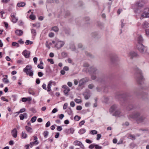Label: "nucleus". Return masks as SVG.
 <instances>
[{"mask_svg":"<svg viewBox=\"0 0 149 149\" xmlns=\"http://www.w3.org/2000/svg\"><path fill=\"white\" fill-rule=\"evenodd\" d=\"M135 39L136 49L142 54H147V47L142 44L143 39L141 35L138 34L135 36Z\"/></svg>","mask_w":149,"mask_h":149,"instance_id":"1","label":"nucleus"},{"mask_svg":"<svg viewBox=\"0 0 149 149\" xmlns=\"http://www.w3.org/2000/svg\"><path fill=\"white\" fill-rule=\"evenodd\" d=\"M129 119H133L135 120L138 123H143L146 121V119L143 116L141 115L139 112L130 115L128 116Z\"/></svg>","mask_w":149,"mask_h":149,"instance_id":"2","label":"nucleus"},{"mask_svg":"<svg viewBox=\"0 0 149 149\" xmlns=\"http://www.w3.org/2000/svg\"><path fill=\"white\" fill-rule=\"evenodd\" d=\"M110 113H113V116L119 117L121 116L120 110L117 109V106L115 104L112 105L109 110Z\"/></svg>","mask_w":149,"mask_h":149,"instance_id":"3","label":"nucleus"},{"mask_svg":"<svg viewBox=\"0 0 149 149\" xmlns=\"http://www.w3.org/2000/svg\"><path fill=\"white\" fill-rule=\"evenodd\" d=\"M88 72L91 74V78L93 80H94L96 79V77L95 74L98 72L96 68L93 66L91 67L89 69Z\"/></svg>","mask_w":149,"mask_h":149,"instance_id":"4","label":"nucleus"},{"mask_svg":"<svg viewBox=\"0 0 149 149\" xmlns=\"http://www.w3.org/2000/svg\"><path fill=\"white\" fill-rule=\"evenodd\" d=\"M32 66L29 65H26L23 69V71L26 74L30 76H33V71L32 70Z\"/></svg>","mask_w":149,"mask_h":149,"instance_id":"5","label":"nucleus"},{"mask_svg":"<svg viewBox=\"0 0 149 149\" xmlns=\"http://www.w3.org/2000/svg\"><path fill=\"white\" fill-rule=\"evenodd\" d=\"M52 42L53 44H55V47L58 49H60L63 46L65 43V41L59 40H57L55 41H53Z\"/></svg>","mask_w":149,"mask_h":149,"instance_id":"6","label":"nucleus"},{"mask_svg":"<svg viewBox=\"0 0 149 149\" xmlns=\"http://www.w3.org/2000/svg\"><path fill=\"white\" fill-rule=\"evenodd\" d=\"M149 17V8H145L143 10V11L142 15L141 17H140L141 19L143 18H147Z\"/></svg>","mask_w":149,"mask_h":149,"instance_id":"7","label":"nucleus"},{"mask_svg":"<svg viewBox=\"0 0 149 149\" xmlns=\"http://www.w3.org/2000/svg\"><path fill=\"white\" fill-rule=\"evenodd\" d=\"M136 73L137 74V78L136 80L137 81H139L142 80L143 79V77L142 75L141 72L140 70L138 68L136 69Z\"/></svg>","mask_w":149,"mask_h":149,"instance_id":"8","label":"nucleus"},{"mask_svg":"<svg viewBox=\"0 0 149 149\" xmlns=\"http://www.w3.org/2000/svg\"><path fill=\"white\" fill-rule=\"evenodd\" d=\"M134 13L136 15H138L142 14L143 11V10L141 8L134 7Z\"/></svg>","mask_w":149,"mask_h":149,"instance_id":"9","label":"nucleus"},{"mask_svg":"<svg viewBox=\"0 0 149 149\" xmlns=\"http://www.w3.org/2000/svg\"><path fill=\"white\" fill-rule=\"evenodd\" d=\"M16 14L15 13H12L10 15L11 20L14 23H16L18 20V17H16Z\"/></svg>","mask_w":149,"mask_h":149,"instance_id":"10","label":"nucleus"},{"mask_svg":"<svg viewBox=\"0 0 149 149\" xmlns=\"http://www.w3.org/2000/svg\"><path fill=\"white\" fill-rule=\"evenodd\" d=\"M56 83L55 81H50L47 84V91L48 92H50L51 91V87L52 85L55 86Z\"/></svg>","mask_w":149,"mask_h":149,"instance_id":"11","label":"nucleus"},{"mask_svg":"<svg viewBox=\"0 0 149 149\" xmlns=\"http://www.w3.org/2000/svg\"><path fill=\"white\" fill-rule=\"evenodd\" d=\"M75 131L74 129L73 128H71L70 129H65L64 130V132L66 134H73Z\"/></svg>","mask_w":149,"mask_h":149,"instance_id":"12","label":"nucleus"},{"mask_svg":"<svg viewBox=\"0 0 149 149\" xmlns=\"http://www.w3.org/2000/svg\"><path fill=\"white\" fill-rule=\"evenodd\" d=\"M73 144L75 146H78L82 149H83L84 147L81 142L78 140H76L74 141Z\"/></svg>","mask_w":149,"mask_h":149,"instance_id":"13","label":"nucleus"},{"mask_svg":"<svg viewBox=\"0 0 149 149\" xmlns=\"http://www.w3.org/2000/svg\"><path fill=\"white\" fill-rule=\"evenodd\" d=\"M88 81V79L86 78H83L81 79L79 81V86H82L86 82H87Z\"/></svg>","mask_w":149,"mask_h":149,"instance_id":"14","label":"nucleus"},{"mask_svg":"<svg viewBox=\"0 0 149 149\" xmlns=\"http://www.w3.org/2000/svg\"><path fill=\"white\" fill-rule=\"evenodd\" d=\"M22 54L26 58H28L29 57L30 52L29 51L25 50L23 52Z\"/></svg>","mask_w":149,"mask_h":149,"instance_id":"15","label":"nucleus"},{"mask_svg":"<svg viewBox=\"0 0 149 149\" xmlns=\"http://www.w3.org/2000/svg\"><path fill=\"white\" fill-rule=\"evenodd\" d=\"M17 131L16 128H14L11 131V134L14 138H16L17 136Z\"/></svg>","mask_w":149,"mask_h":149,"instance_id":"16","label":"nucleus"},{"mask_svg":"<svg viewBox=\"0 0 149 149\" xmlns=\"http://www.w3.org/2000/svg\"><path fill=\"white\" fill-rule=\"evenodd\" d=\"M128 56L130 58H132L136 56H137V54L134 52H131L129 53Z\"/></svg>","mask_w":149,"mask_h":149,"instance_id":"17","label":"nucleus"},{"mask_svg":"<svg viewBox=\"0 0 149 149\" xmlns=\"http://www.w3.org/2000/svg\"><path fill=\"white\" fill-rule=\"evenodd\" d=\"M143 5L141 3L140 1H138L136 2L134 6V7L140 8L143 7Z\"/></svg>","mask_w":149,"mask_h":149,"instance_id":"18","label":"nucleus"},{"mask_svg":"<svg viewBox=\"0 0 149 149\" xmlns=\"http://www.w3.org/2000/svg\"><path fill=\"white\" fill-rule=\"evenodd\" d=\"M25 128L26 130L28 133L31 134L33 132V130L31 127L26 125L25 126Z\"/></svg>","mask_w":149,"mask_h":149,"instance_id":"19","label":"nucleus"},{"mask_svg":"<svg viewBox=\"0 0 149 149\" xmlns=\"http://www.w3.org/2000/svg\"><path fill=\"white\" fill-rule=\"evenodd\" d=\"M142 26L143 28H146L149 27V22L146 21H144L142 24Z\"/></svg>","mask_w":149,"mask_h":149,"instance_id":"20","label":"nucleus"},{"mask_svg":"<svg viewBox=\"0 0 149 149\" xmlns=\"http://www.w3.org/2000/svg\"><path fill=\"white\" fill-rule=\"evenodd\" d=\"M110 60L111 62L113 63L118 60V58L116 56H113L111 57Z\"/></svg>","mask_w":149,"mask_h":149,"instance_id":"21","label":"nucleus"},{"mask_svg":"<svg viewBox=\"0 0 149 149\" xmlns=\"http://www.w3.org/2000/svg\"><path fill=\"white\" fill-rule=\"evenodd\" d=\"M85 98L86 100L88 99L90 97L91 94L90 93L85 92L84 93Z\"/></svg>","mask_w":149,"mask_h":149,"instance_id":"22","label":"nucleus"},{"mask_svg":"<svg viewBox=\"0 0 149 149\" xmlns=\"http://www.w3.org/2000/svg\"><path fill=\"white\" fill-rule=\"evenodd\" d=\"M15 33L17 35L20 36L22 35L23 32L21 30H17L15 31Z\"/></svg>","mask_w":149,"mask_h":149,"instance_id":"23","label":"nucleus"},{"mask_svg":"<svg viewBox=\"0 0 149 149\" xmlns=\"http://www.w3.org/2000/svg\"><path fill=\"white\" fill-rule=\"evenodd\" d=\"M86 132V129L84 128H83L79 130L78 133L80 134H84Z\"/></svg>","mask_w":149,"mask_h":149,"instance_id":"24","label":"nucleus"},{"mask_svg":"<svg viewBox=\"0 0 149 149\" xmlns=\"http://www.w3.org/2000/svg\"><path fill=\"white\" fill-rule=\"evenodd\" d=\"M102 101L105 103H107L109 100V98L107 97L104 96L102 98Z\"/></svg>","mask_w":149,"mask_h":149,"instance_id":"25","label":"nucleus"},{"mask_svg":"<svg viewBox=\"0 0 149 149\" xmlns=\"http://www.w3.org/2000/svg\"><path fill=\"white\" fill-rule=\"evenodd\" d=\"M61 55L63 58H64L68 56V54L66 52H63L61 53Z\"/></svg>","mask_w":149,"mask_h":149,"instance_id":"26","label":"nucleus"},{"mask_svg":"<svg viewBox=\"0 0 149 149\" xmlns=\"http://www.w3.org/2000/svg\"><path fill=\"white\" fill-rule=\"evenodd\" d=\"M25 5V3L24 2H21L18 3L17 4V6L19 7H23Z\"/></svg>","mask_w":149,"mask_h":149,"instance_id":"27","label":"nucleus"},{"mask_svg":"<svg viewBox=\"0 0 149 149\" xmlns=\"http://www.w3.org/2000/svg\"><path fill=\"white\" fill-rule=\"evenodd\" d=\"M34 139L33 142L35 143V145H37L38 144V138L36 136H34Z\"/></svg>","mask_w":149,"mask_h":149,"instance_id":"28","label":"nucleus"},{"mask_svg":"<svg viewBox=\"0 0 149 149\" xmlns=\"http://www.w3.org/2000/svg\"><path fill=\"white\" fill-rule=\"evenodd\" d=\"M70 91V89L69 88H67V89H65L63 92L65 94V95L66 96L68 95V92Z\"/></svg>","mask_w":149,"mask_h":149,"instance_id":"29","label":"nucleus"},{"mask_svg":"<svg viewBox=\"0 0 149 149\" xmlns=\"http://www.w3.org/2000/svg\"><path fill=\"white\" fill-rule=\"evenodd\" d=\"M97 131L95 130H93L90 131L89 134H91L92 135H94L95 134H97Z\"/></svg>","mask_w":149,"mask_h":149,"instance_id":"30","label":"nucleus"},{"mask_svg":"<svg viewBox=\"0 0 149 149\" xmlns=\"http://www.w3.org/2000/svg\"><path fill=\"white\" fill-rule=\"evenodd\" d=\"M27 134L25 132L23 131L22 133V137L24 139H25L27 137Z\"/></svg>","mask_w":149,"mask_h":149,"instance_id":"31","label":"nucleus"},{"mask_svg":"<svg viewBox=\"0 0 149 149\" xmlns=\"http://www.w3.org/2000/svg\"><path fill=\"white\" fill-rule=\"evenodd\" d=\"M3 81L5 83V84H8L9 83V80L7 78H3Z\"/></svg>","mask_w":149,"mask_h":149,"instance_id":"32","label":"nucleus"},{"mask_svg":"<svg viewBox=\"0 0 149 149\" xmlns=\"http://www.w3.org/2000/svg\"><path fill=\"white\" fill-rule=\"evenodd\" d=\"M55 1L56 3H58V1L56 0H47V2L48 3H53Z\"/></svg>","mask_w":149,"mask_h":149,"instance_id":"33","label":"nucleus"},{"mask_svg":"<svg viewBox=\"0 0 149 149\" xmlns=\"http://www.w3.org/2000/svg\"><path fill=\"white\" fill-rule=\"evenodd\" d=\"M52 30L55 32H57L58 31V29L57 27L55 26L52 28Z\"/></svg>","mask_w":149,"mask_h":149,"instance_id":"34","label":"nucleus"},{"mask_svg":"<svg viewBox=\"0 0 149 149\" xmlns=\"http://www.w3.org/2000/svg\"><path fill=\"white\" fill-rule=\"evenodd\" d=\"M67 113L69 115H71L72 113V111L71 109L70 108H69L67 110Z\"/></svg>","mask_w":149,"mask_h":149,"instance_id":"35","label":"nucleus"},{"mask_svg":"<svg viewBox=\"0 0 149 149\" xmlns=\"http://www.w3.org/2000/svg\"><path fill=\"white\" fill-rule=\"evenodd\" d=\"M29 93L33 95H35V93L31 88H29Z\"/></svg>","mask_w":149,"mask_h":149,"instance_id":"36","label":"nucleus"},{"mask_svg":"<svg viewBox=\"0 0 149 149\" xmlns=\"http://www.w3.org/2000/svg\"><path fill=\"white\" fill-rule=\"evenodd\" d=\"M12 45L13 46H16L17 47H19V45L18 43L16 42H13L12 43Z\"/></svg>","mask_w":149,"mask_h":149,"instance_id":"37","label":"nucleus"},{"mask_svg":"<svg viewBox=\"0 0 149 149\" xmlns=\"http://www.w3.org/2000/svg\"><path fill=\"white\" fill-rule=\"evenodd\" d=\"M145 31L146 33V35L148 37H149V29H145Z\"/></svg>","mask_w":149,"mask_h":149,"instance_id":"38","label":"nucleus"},{"mask_svg":"<svg viewBox=\"0 0 149 149\" xmlns=\"http://www.w3.org/2000/svg\"><path fill=\"white\" fill-rule=\"evenodd\" d=\"M25 111H26L25 109L24 108H22V109H20V110H19V111L17 112V113L18 114H19L20 113L24 112H25Z\"/></svg>","mask_w":149,"mask_h":149,"instance_id":"39","label":"nucleus"},{"mask_svg":"<svg viewBox=\"0 0 149 149\" xmlns=\"http://www.w3.org/2000/svg\"><path fill=\"white\" fill-rule=\"evenodd\" d=\"M31 32L32 34H33V36H35L36 35V30L34 29H31Z\"/></svg>","mask_w":149,"mask_h":149,"instance_id":"40","label":"nucleus"},{"mask_svg":"<svg viewBox=\"0 0 149 149\" xmlns=\"http://www.w3.org/2000/svg\"><path fill=\"white\" fill-rule=\"evenodd\" d=\"M33 43V42L30 41L29 40H27L25 42V44L27 45H28L29 44L31 45Z\"/></svg>","mask_w":149,"mask_h":149,"instance_id":"41","label":"nucleus"},{"mask_svg":"<svg viewBox=\"0 0 149 149\" xmlns=\"http://www.w3.org/2000/svg\"><path fill=\"white\" fill-rule=\"evenodd\" d=\"M102 147L100 146L98 144H95V149H102Z\"/></svg>","mask_w":149,"mask_h":149,"instance_id":"42","label":"nucleus"},{"mask_svg":"<svg viewBox=\"0 0 149 149\" xmlns=\"http://www.w3.org/2000/svg\"><path fill=\"white\" fill-rule=\"evenodd\" d=\"M128 138L132 140L135 139V136L134 135L132 134H129L128 136Z\"/></svg>","mask_w":149,"mask_h":149,"instance_id":"43","label":"nucleus"},{"mask_svg":"<svg viewBox=\"0 0 149 149\" xmlns=\"http://www.w3.org/2000/svg\"><path fill=\"white\" fill-rule=\"evenodd\" d=\"M95 143H93L91 144L88 147L89 148L91 149H93L94 148H95Z\"/></svg>","mask_w":149,"mask_h":149,"instance_id":"44","label":"nucleus"},{"mask_svg":"<svg viewBox=\"0 0 149 149\" xmlns=\"http://www.w3.org/2000/svg\"><path fill=\"white\" fill-rule=\"evenodd\" d=\"M36 116H33L31 118V121L32 123H34L36 120Z\"/></svg>","mask_w":149,"mask_h":149,"instance_id":"45","label":"nucleus"},{"mask_svg":"<svg viewBox=\"0 0 149 149\" xmlns=\"http://www.w3.org/2000/svg\"><path fill=\"white\" fill-rule=\"evenodd\" d=\"M80 119L81 117L77 115L75 116L74 117V120L77 121L79 120Z\"/></svg>","mask_w":149,"mask_h":149,"instance_id":"46","label":"nucleus"},{"mask_svg":"<svg viewBox=\"0 0 149 149\" xmlns=\"http://www.w3.org/2000/svg\"><path fill=\"white\" fill-rule=\"evenodd\" d=\"M74 101L77 103H80L81 102V99H79L77 98L75 99Z\"/></svg>","mask_w":149,"mask_h":149,"instance_id":"47","label":"nucleus"},{"mask_svg":"<svg viewBox=\"0 0 149 149\" xmlns=\"http://www.w3.org/2000/svg\"><path fill=\"white\" fill-rule=\"evenodd\" d=\"M134 108V106L132 105H130L129 106L127 107V109L128 110H130L133 109Z\"/></svg>","mask_w":149,"mask_h":149,"instance_id":"48","label":"nucleus"},{"mask_svg":"<svg viewBox=\"0 0 149 149\" xmlns=\"http://www.w3.org/2000/svg\"><path fill=\"white\" fill-rule=\"evenodd\" d=\"M29 17H30V19H31L32 20H34L36 18V17H35V15H32V14L31 15H30Z\"/></svg>","mask_w":149,"mask_h":149,"instance_id":"49","label":"nucleus"},{"mask_svg":"<svg viewBox=\"0 0 149 149\" xmlns=\"http://www.w3.org/2000/svg\"><path fill=\"white\" fill-rule=\"evenodd\" d=\"M64 115L63 114H59L58 115V117L60 119H62L64 117Z\"/></svg>","mask_w":149,"mask_h":149,"instance_id":"50","label":"nucleus"},{"mask_svg":"<svg viewBox=\"0 0 149 149\" xmlns=\"http://www.w3.org/2000/svg\"><path fill=\"white\" fill-rule=\"evenodd\" d=\"M49 133L47 131H45L43 133V135L46 138L48 135Z\"/></svg>","mask_w":149,"mask_h":149,"instance_id":"51","label":"nucleus"},{"mask_svg":"<svg viewBox=\"0 0 149 149\" xmlns=\"http://www.w3.org/2000/svg\"><path fill=\"white\" fill-rule=\"evenodd\" d=\"M85 123V121L84 120H82L81 122H80L79 124V125L80 127L82 125H84Z\"/></svg>","mask_w":149,"mask_h":149,"instance_id":"52","label":"nucleus"},{"mask_svg":"<svg viewBox=\"0 0 149 149\" xmlns=\"http://www.w3.org/2000/svg\"><path fill=\"white\" fill-rule=\"evenodd\" d=\"M57 130L58 131H61L62 130V127L60 126H57Z\"/></svg>","mask_w":149,"mask_h":149,"instance_id":"53","label":"nucleus"},{"mask_svg":"<svg viewBox=\"0 0 149 149\" xmlns=\"http://www.w3.org/2000/svg\"><path fill=\"white\" fill-rule=\"evenodd\" d=\"M42 87L44 89L47 90V88L46 87V85L45 84L43 83V84L42 86Z\"/></svg>","mask_w":149,"mask_h":149,"instance_id":"54","label":"nucleus"},{"mask_svg":"<svg viewBox=\"0 0 149 149\" xmlns=\"http://www.w3.org/2000/svg\"><path fill=\"white\" fill-rule=\"evenodd\" d=\"M124 22V19H122L121 20V27L122 28H123L124 27V26L125 24L123 23Z\"/></svg>","mask_w":149,"mask_h":149,"instance_id":"55","label":"nucleus"},{"mask_svg":"<svg viewBox=\"0 0 149 149\" xmlns=\"http://www.w3.org/2000/svg\"><path fill=\"white\" fill-rule=\"evenodd\" d=\"M102 136L100 134H98L97 135V137L96 138V139L97 140H99L100 138H101Z\"/></svg>","mask_w":149,"mask_h":149,"instance_id":"56","label":"nucleus"},{"mask_svg":"<svg viewBox=\"0 0 149 149\" xmlns=\"http://www.w3.org/2000/svg\"><path fill=\"white\" fill-rule=\"evenodd\" d=\"M88 87L89 89H92L94 87V86L93 84H91L89 85Z\"/></svg>","mask_w":149,"mask_h":149,"instance_id":"57","label":"nucleus"},{"mask_svg":"<svg viewBox=\"0 0 149 149\" xmlns=\"http://www.w3.org/2000/svg\"><path fill=\"white\" fill-rule=\"evenodd\" d=\"M47 61L48 62H50V63L52 64H53L54 63V62L53 61V59H48Z\"/></svg>","mask_w":149,"mask_h":149,"instance_id":"58","label":"nucleus"},{"mask_svg":"<svg viewBox=\"0 0 149 149\" xmlns=\"http://www.w3.org/2000/svg\"><path fill=\"white\" fill-rule=\"evenodd\" d=\"M33 61L34 63L36 64L37 63L38 61V58L36 57H34L33 58Z\"/></svg>","mask_w":149,"mask_h":149,"instance_id":"59","label":"nucleus"},{"mask_svg":"<svg viewBox=\"0 0 149 149\" xmlns=\"http://www.w3.org/2000/svg\"><path fill=\"white\" fill-rule=\"evenodd\" d=\"M85 141L86 143L89 144L91 143H92V141H91L90 140L88 139H86Z\"/></svg>","mask_w":149,"mask_h":149,"instance_id":"60","label":"nucleus"},{"mask_svg":"<svg viewBox=\"0 0 149 149\" xmlns=\"http://www.w3.org/2000/svg\"><path fill=\"white\" fill-rule=\"evenodd\" d=\"M20 119L21 120H23L24 118V116L22 114H21L19 115Z\"/></svg>","mask_w":149,"mask_h":149,"instance_id":"61","label":"nucleus"},{"mask_svg":"<svg viewBox=\"0 0 149 149\" xmlns=\"http://www.w3.org/2000/svg\"><path fill=\"white\" fill-rule=\"evenodd\" d=\"M50 125V121H48L45 125V127H48Z\"/></svg>","mask_w":149,"mask_h":149,"instance_id":"62","label":"nucleus"},{"mask_svg":"<svg viewBox=\"0 0 149 149\" xmlns=\"http://www.w3.org/2000/svg\"><path fill=\"white\" fill-rule=\"evenodd\" d=\"M70 48L72 49L73 51H74L75 49V47L74 45H72L70 46Z\"/></svg>","mask_w":149,"mask_h":149,"instance_id":"63","label":"nucleus"},{"mask_svg":"<svg viewBox=\"0 0 149 149\" xmlns=\"http://www.w3.org/2000/svg\"><path fill=\"white\" fill-rule=\"evenodd\" d=\"M70 105L71 107H74L75 105V104L73 101H72L70 103Z\"/></svg>","mask_w":149,"mask_h":149,"instance_id":"64","label":"nucleus"}]
</instances>
